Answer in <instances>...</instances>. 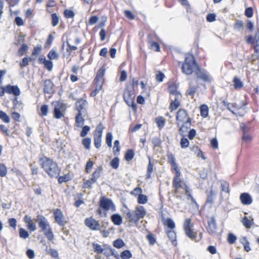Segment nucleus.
<instances>
[{"mask_svg": "<svg viewBox=\"0 0 259 259\" xmlns=\"http://www.w3.org/2000/svg\"><path fill=\"white\" fill-rule=\"evenodd\" d=\"M40 160L41 161V167L50 177L59 176L60 169L55 162L47 157L41 158Z\"/></svg>", "mask_w": 259, "mask_h": 259, "instance_id": "f257e3e1", "label": "nucleus"}, {"mask_svg": "<svg viewBox=\"0 0 259 259\" xmlns=\"http://www.w3.org/2000/svg\"><path fill=\"white\" fill-rule=\"evenodd\" d=\"M134 83L128 84L123 94V99L125 102L129 106H131L133 108H135L136 104L134 103V98L135 97V92L134 90Z\"/></svg>", "mask_w": 259, "mask_h": 259, "instance_id": "f03ea898", "label": "nucleus"}, {"mask_svg": "<svg viewBox=\"0 0 259 259\" xmlns=\"http://www.w3.org/2000/svg\"><path fill=\"white\" fill-rule=\"evenodd\" d=\"M197 67L193 56L190 54L186 55L185 63L182 66L183 72L187 75L191 74L194 69H196Z\"/></svg>", "mask_w": 259, "mask_h": 259, "instance_id": "7ed1b4c3", "label": "nucleus"}, {"mask_svg": "<svg viewBox=\"0 0 259 259\" xmlns=\"http://www.w3.org/2000/svg\"><path fill=\"white\" fill-rule=\"evenodd\" d=\"M176 119L178 121L177 124L178 126H180V123H185L186 125L190 126L191 119L188 117L187 111L184 109H180L178 110L176 116Z\"/></svg>", "mask_w": 259, "mask_h": 259, "instance_id": "20e7f679", "label": "nucleus"}, {"mask_svg": "<svg viewBox=\"0 0 259 259\" xmlns=\"http://www.w3.org/2000/svg\"><path fill=\"white\" fill-rule=\"evenodd\" d=\"M35 221L43 232L51 228L47 219L42 215H38Z\"/></svg>", "mask_w": 259, "mask_h": 259, "instance_id": "39448f33", "label": "nucleus"}, {"mask_svg": "<svg viewBox=\"0 0 259 259\" xmlns=\"http://www.w3.org/2000/svg\"><path fill=\"white\" fill-rule=\"evenodd\" d=\"M99 206L102 209L108 211L111 208L115 209V205L113 201L108 198L101 197L99 201Z\"/></svg>", "mask_w": 259, "mask_h": 259, "instance_id": "423d86ee", "label": "nucleus"}, {"mask_svg": "<svg viewBox=\"0 0 259 259\" xmlns=\"http://www.w3.org/2000/svg\"><path fill=\"white\" fill-rule=\"evenodd\" d=\"M198 79L203 81H209L211 78L208 72L204 69L197 67L194 71Z\"/></svg>", "mask_w": 259, "mask_h": 259, "instance_id": "0eeeda50", "label": "nucleus"}, {"mask_svg": "<svg viewBox=\"0 0 259 259\" xmlns=\"http://www.w3.org/2000/svg\"><path fill=\"white\" fill-rule=\"evenodd\" d=\"M167 161L171 165V170L175 171V175L181 176L180 170L176 163V159L171 153L167 154Z\"/></svg>", "mask_w": 259, "mask_h": 259, "instance_id": "6e6552de", "label": "nucleus"}, {"mask_svg": "<svg viewBox=\"0 0 259 259\" xmlns=\"http://www.w3.org/2000/svg\"><path fill=\"white\" fill-rule=\"evenodd\" d=\"M84 224L92 230H100L101 225L99 221L92 218H87L84 221Z\"/></svg>", "mask_w": 259, "mask_h": 259, "instance_id": "1a4fd4ad", "label": "nucleus"}, {"mask_svg": "<svg viewBox=\"0 0 259 259\" xmlns=\"http://www.w3.org/2000/svg\"><path fill=\"white\" fill-rule=\"evenodd\" d=\"M54 217L55 222L60 226L64 227L66 224L64 214L60 209H57L54 211Z\"/></svg>", "mask_w": 259, "mask_h": 259, "instance_id": "9d476101", "label": "nucleus"}, {"mask_svg": "<svg viewBox=\"0 0 259 259\" xmlns=\"http://www.w3.org/2000/svg\"><path fill=\"white\" fill-rule=\"evenodd\" d=\"M88 107V102L85 100L83 99H79L75 103V108L78 111V113H85L87 112V109Z\"/></svg>", "mask_w": 259, "mask_h": 259, "instance_id": "9b49d317", "label": "nucleus"}, {"mask_svg": "<svg viewBox=\"0 0 259 259\" xmlns=\"http://www.w3.org/2000/svg\"><path fill=\"white\" fill-rule=\"evenodd\" d=\"M208 226L206 229L209 234H213L216 232L217 224L215 216H212L207 220Z\"/></svg>", "mask_w": 259, "mask_h": 259, "instance_id": "f8f14e48", "label": "nucleus"}, {"mask_svg": "<svg viewBox=\"0 0 259 259\" xmlns=\"http://www.w3.org/2000/svg\"><path fill=\"white\" fill-rule=\"evenodd\" d=\"M6 93L13 94L17 97L20 95V90L17 85L8 84L6 85Z\"/></svg>", "mask_w": 259, "mask_h": 259, "instance_id": "ddd939ff", "label": "nucleus"}, {"mask_svg": "<svg viewBox=\"0 0 259 259\" xmlns=\"http://www.w3.org/2000/svg\"><path fill=\"white\" fill-rule=\"evenodd\" d=\"M179 84H176L172 82L168 87V90L170 95H175V97H182L181 93L178 91Z\"/></svg>", "mask_w": 259, "mask_h": 259, "instance_id": "4468645a", "label": "nucleus"}, {"mask_svg": "<svg viewBox=\"0 0 259 259\" xmlns=\"http://www.w3.org/2000/svg\"><path fill=\"white\" fill-rule=\"evenodd\" d=\"M134 212L138 221L143 218L146 214V211L145 208L141 205L137 206Z\"/></svg>", "mask_w": 259, "mask_h": 259, "instance_id": "2eb2a0df", "label": "nucleus"}, {"mask_svg": "<svg viewBox=\"0 0 259 259\" xmlns=\"http://www.w3.org/2000/svg\"><path fill=\"white\" fill-rule=\"evenodd\" d=\"M240 199L241 203L244 205H249L252 202L251 196L247 193H241L240 196Z\"/></svg>", "mask_w": 259, "mask_h": 259, "instance_id": "dca6fc26", "label": "nucleus"}, {"mask_svg": "<svg viewBox=\"0 0 259 259\" xmlns=\"http://www.w3.org/2000/svg\"><path fill=\"white\" fill-rule=\"evenodd\" d=\"M103 82H96L93 83L92 87L95 88L90 94L91 97H95L102 90Z\"/></svg>", "mask_w": 259, "mask_h": 259, "instance_id": "f3484780", "label": "nucleus"}, {"mask_svg": "<svg viewBox=\"0 0 259 259\" xmlns=\"http://www.w3.org/2000/svg\"><path fill=\"white\" fill-rule=\"evenodd\" d=\"M124 213L125 214L126 219L128 222L135 224H137L138 223L139 221H138L134 211H130L128 210L126 212H124Z\"/></svg>", "mask_w": 259, "mask_h": 259, "instance_id": "a211bd4d", "label": "nucleus"}, {"mask_svg": "<svg viewBox=\"0 0 259 259\" xmlns=\"http://www.w3.org/2000/svg\"><path fill=\"white\" fill-rule=\"evenodd\" d=\"M103 170L102 166H98L92 175L91 180L93 182L96 183L97 179L100 177Z\"/></svg>", "mask_w": 259, "mask_h": 259, "instance_id": "6ab92c4d", "label": "nucleus"}, {"mask_svg": "<svg viewBox=\"0 0 259 259\" xmlns=\"http://www.w3.org/2000/svg\"><path fill=\"white\" fill-rule=\"evenodd\" d=\"M111 220L115 225L119 226L122 222V218L120 214L115 213L111 216Z\"/></svg>", "mask_w": 259, "mask_h": 259, "instance_id": "aec40b11", "label": "nucleus"}, {"mask_svg": "<svg viewBox=\"0 0 259 259\" xmlns=\"http://www.w3.org/2000/svg\"><path fill=\"white\" fill-rule=\"evenodd\" d=\"M167 235L172 244L174 246H176L177 244V242L176 239L177 236L176 232L174 231L170 230L167 231Z\"/></svg>", "mask_w": 259, "mask_h": 259, "instance_id": "412c9836", "label": "nucleus"}, {"mask_svg": "<svg viewBox=\"0 0 259 259\" xmlns=\"http://www.w3.org/2000/svg\"><path fill=\"white\" fill-rule=\"evenodd\" d=\"M106 68L103 66L97 72L96 76L94 81H100L104 80L103 77L105 75Z\"/></svg>", "mask_w": 259, "mask_h": 259, "instance_id": "4be33fe9", "label": "nucleus"}, {"mask_svg": "<svg viewBox=\"0 0 259 259\" xmlns=\"http://www.w3.org/2000/svg\"><path fill=\"white\" fill-rule=\"evenodd\" d=\"M206 193L207 194L206 202L212 204L214 202L215 193L212 189H211L209 192L207 191Z\"/></svg>", "mask_w": 259, "mask_h": 259, "instance_id": "5701e85b", "label": "nucleus"}, {"mask_svg": "<svg viewBox=\"0 0 259 259\" xmlns=\"http://www.w3.org/2000/svg\"><path fill=\"white\" fill-rule=\"evenodd\" d=\"M44 92L46 93L52 94L54 92L53 82H45Z\"/></svg>", "mask_w": 259, "mask_h": 259, "instance_id": "b1692460", "label": "nucleus"}, {"mask_svg": "<svg viewBox=\"0 0 259 259\" xmlns=\"http://www.w3.org/2000/svg\"><path fill=\"white\" fill-rule=\"evenodd\" d=\"M198 87L197 85L190 84L188 89L187 90L186 95L187 96H193L195 94Z\"/></svg>", "mask_w": 259, "mask_h": 259, "instance_id": "393cba45", "label": "nucleus"}, {"mask_svg": "<svg viewBox=\"0 0 259 259\" xmlns=\"http://www.w3.org/2000/svg\"><path fill=\"white\" fill-rule=\"evenodd\" d=\"M104 126L102 123H100L96 127L94 137L102 138Z\"/></svg>", "mask_w": 259, "mask_h": 259, "instance_id": "a878e982", "label": "nucleus"}, {"mask_svg": "<svg viewBox=\"0 0 259 259\" xmlns=\"http://www.w3.org/2000/svg\"><path fill=\"white\" fill-rule=\"evenodd\" d=\"M185 232L187 236L190 239L196 241L197 233L194 232L192 228L186 230Z\"/></svg>", "mask_w": 259, "mask_h": 259, "instance_id": "bb28decb", "label": "nucleus"}, {"mask_svg": "<svg viewBox=\"0 0 259 259\" xmlns=\"http://www.w3.org/2000/svg\"><path fill=\"white\" fill-rule=\"evenodd\" d=\"M82 113H77L75 116V123L77 126H82L84 124V119L82 116Z\"/></svg>", "mask_w": 259, "mask_h": 259, "instance_id": "cd10ccee", "label": "nucleus"}, {"mask_svg": "<svg viewBox=\"0 0 259 259\" xmlns=\"http://www.w3.org/2000/svg\"><path fill=\"white\" fill-rule=\"evenodd\" d=\"M180 176L175 175L173 179L172 185L176 189H179L182 187L181 181L180 179Z\"/></svg>", "mask_w": 259, "mask_h": 259, "instance_id": "c85d7f7f", "label": "nucleus"}, {"mask_svg": "<svg viewBox=\"0 0 259 259\" xmlns=\"http://www.w3.org/2000/svg\"><path fill=\"white\" fill-rule=\"evenodd\" d=\"M180 97H175L174 99L171 101L170 104V108L171 110H174L177 109L180 106V103L179 102V100L180 99Z\"/></svg>", "mask_w": 259, "mask_h": 259, "instance_id": "c756f323", "label": "nucleus"}, {"mask_svg": "<svg viewBox=\"0 0 259 259\" xmlns=\"http://www.w3.org/2000/svg\"><path fill=\"white\" fill-rule=\"evenodd\" d=\"M54 116L57 119L61 118L63 116V114L61 111L60 107L58 105L56 106L54 109Z\"/></svg>", "mask_w": 259, "mask_h": 259, "instance_id": "7c9ffc66", "label": "nucleus"}, {"mask_svg": "<svg viewBox=\"0 0 259 259\" xmlns=\"http://www.w3.org/2000/svg\"><path fill=\"white\" fill-rule=\"evenodd\" d=\"M134 155V151L133 149H128L125 154L124 158L127 161H130L133 159Z\"/></svg>", "mask_w": 259, "mask_h": 259, "instance_id": "2f4dec72", "label": "nucleus"}, {"mask_svg": "<svg viewBox=\"0 0 259 259\" xmlns=\"http://www.w3.org/2000/svg\"><path fill=\"white\" fill-rule=\"evenodd\" d=\"M200 114L203 117H206L208 114V108L206 105H202L200 107Z\"/></svg>", "mask_w": 259, "mask_h": 259, "instance_id": "473e14b6", "label": "nucleus"}, {"mask_svg": "<svg viewBox=\"0 0 259 259\" xmlns=\"http://www.w3.org/2000/svg\"><path fill=\"white\" fill-rule=\"evenodd\" d=\"M149 163L147 166V178H150L151 175L153 171V164L151 162L150 157H148Z\"/></svg>", "mask_w": 259, "mask_h": 259, "instance_id": "72a5a7b5", "label": "nucleus"}, {"mask_svg": "<svg viewBox=\"0 0 259 259\" xmlns=\"http://www.w3.org/2000/svg\"><path fill=\"white\" fill-rule=\"evenodd\" d=\"M221 190L226 193L229 192V184L225 181H221Z\"/></svg>", "mask_w": 259, "mask_h": 259, "instance_id": "f704fd0d", "label": "nucleus"}, {"mask_svg": "<svg viewBox=\"0 0 259 259\" xmlns=\"http://www.w3.org/2000/svg\"><path fill=\"white\" fill-rule=\"evenodd\" d=\"M46 252L48 254H50L53 258H57L58 257V252L56 249L53 248H47Z\"/></svg>", "mask_w": 259, "mask_h": 259, "instance_id": "c9c22d12", "label": "nucleus"}, {"mask_svg": "<svg viewBox=\"0 0 259 259\" xmlns=\"http://www.w3.org/2000/svg\"><path fill=\"white\" fill-rule=\"evenodd\" d=\"M132 256V254L129 250H125L120 254V257L122 259H130Z\"/></svg>", "mask_w": 259, "mask_h": 259, "instance_id": "e433bc0d", "label": "nucleus"}, {"mask_svg": "<svg viewBox=\"0 0 259 259\" xmlns=\"http://www.w3.org/2000/svg\"><path fill=\"white\" fill-rule=\"evenodd\" d=\"M113 245L117 248H120L124 246L125 244L121 239L119 238L114 241Z\"/></svg>", "mask_w": 259, "mask_h": 259, "instance_id": "4c0bfd02", "label": "nucleus"}, {"mask_svg": "<svg viewBox=\"0 0 259 259\" xmlns=\"http://www.w3.org/2000/svg\"><path fill=\"white\" fill-rule=\"evenodd\" d=\"M93 247L94 251L98 254L102 253L104 251V248H103L98 243H93Z\"/></svg>", "mask_w": 259, "mask_h": 259, "instance_id": "58836bf2", "label": "nucleus"}, {"mask_svg": "<svg viewBox=\"0 0 259 259\" xmlns=\"http://www.w3.org/2000/svg\"><path fill=\"white\" fill-rule=\"evenodd\" d=\"M119 159L116 157L114 158L110 162V165L114 169H117L119 166Z\"/></svg>", "mask_w": 259, "mask_h": 259, "instance_id": "ea45409f", "label": "nucleus"}, {"mask_svg": "<svg viewBox=\"0 0 259 259\" xmlns=\"http://www.w3.org/2000/svg\"><path fill=\"white\" fill-rule=\"evenodd\" d=\"M157 126L160 128H162L165 124V121L162 117H159L156 119Z\"/></svg>", "mask_w": 259, "mask_h": 259, "instance_id": "a19ab883", "label": "nucleus"}, {"mask_svg": "<svg viewBox=\"0 0 259 259\" xmlns=\"http://www.w3.org/2000/svg\"><path fill=\"white\" fill-rule=\"evenodd\" d=\"M137 201L139 204H145L148 201V198L147 196L141 194L139 195Z\"/></svg>", "mask_w": 259, "mask_h": 259, "instance_id": "79ce46f5", "label": "nucleus"}, {"mask_svg": "<svg viewBox=\"0 0 259 259\" xmlns=\"http://www.w3.org/2000/svg\"><path fill=\"white\" fill-rule=\"evenodd\" d=\"M49 111L48 106L47 105H43L40 107V115L41 116H46L48 115Z\"/></svg>", "mask_w": 259, "mask_h": 259, "instance_id": "37998d69", "label": "nucleus"}, {"mask_svg": "<svg viewBox=\"0 0 259 259\" xmlns=\"http://www.w3.org/2000/svg\"><path fill=\"white\" fill-rule=\"evenodd\" d=\"M44 233L49 241H52L53 240L54 234L52 228H49V230H47V231H45Z\"/></svg>", "mask_w": 259, "mask_h": 259, "instance_id": "c03bdc74", "label": "nucleus"}, {"mask_svg": "<svg viewBox=\"0 0 259 259\" xmlns=\"http://www.w3.org/2000/svg\"><path fill=\"white\" fill-rule=\"evenodd\" d=\"M29 236V234L28 231H26L23 228H20L19 230V236L20 238L23 239H26Z\"/></svg>", "mask_w": 259, "mask_h": 259, "instance_id": "a18cd8bd", "label": "nucleus"}, {"mask_svg": "<svg viewBox=\"0 0 259 259\" xmlns=\"http://www.w3.org/2000/svg\"><path fill=\"white\" fill-rule=\"evenodd\" d=\"M113 136L111 133H108L106 137V143L108 147H111Z\"/></svg>", "mask_w": 259, "mask_h": 259, "instance_id": "49530a36", "label": "nucleus"}, {"mask_svg": "<svg viewBox=\"0 0 259 259\" xmlns=\"http://www.w3.org/2000/svg\"><path fill=\"white\" fill-rule=\"evenodd\" d=\"M165 224L171 230H172L175 228V224L174 222L172 221V220L171 219H166Z\"/></svg>", "mask_w": 259, "mask_h": 259, "instance_id": "de8ad7c7", "label": "nucleus"}, {"mask_svg": "<svg viewBox=\"0 0 259 259\" xmlns=\"http://www.w3.org/2000/svg\"><path fill=\"white\" fill-rule=\"evenodd\" d=\"M243 26V23L242 21L237 20L234 25V29L240 31L242 29Z\"/></svg>", "mask_w": 259, "mask_h": 259, "instance_id": "09e8293b", "label": "nucleus"}, {"mask_svg": "<svg viewBox=\"0 0 259 259\" xmlns=\"http://www.w3.org/2000/svg\"><path fill=\"white\" fill-rule=\"evenodd\" d=\"M91 139L90 138H86L82 140V144L83 146L88 150L90 149Z\"/></svg>", "mask_w": 259, "mask_h": 259, "instance_id": "8fccbe9b", "label": "nucleus"}, {"mask_svg": "<svg viewBox=\"0 0 259 259\" xmlns=\"http://www.w3.org/2000/svg\"><path fill=\"white\" fill-rule=\"evenodd\" d=\"M48 57L50 60L57 59L58 58L59 55L55 51L51 50L48 54Z\"/></svg>", "mask_w": 259, "mask_h": 259, "instance_id": "3c124183", "label": "nucleus"}, {"mask_svg": "<svg viewBox=\"0 0 259 259\" xmlns=\"http://www.w3.org/2000/svg\"><path fill=\"white\" fill-rule=\"evenodd\" d=\"M237 239L236 236L232 233L228 234L227 240L230 244H234Z\"/></svg>", "mask_w": 259, "mask_h": 259, "instance_id": "603ef678", "label": "nucleus"}, {"mask_svg": "<svg viewBox=\"0 0 259 259\" xmlns=\"http://www.w3.org/2000/svg\"><path fill=\"white\" fill-rule=\"evenodd\" d=\"M45 67L49 70L51 71L53 68V63L50 60H47L46 59H44V63Z\"/></svg>", "mask_w": 259, "mask_h": 259, "instance_id": "864d4df0", "label": "nucleus"}, {"mask_svg": "<svg viewBox=\"0 0 259 259\" xmlns=\"http://www.w3.org/2000/svg\"><path fill=\"white\" fill-rule=\"evenodd\" d=\"M113 153L114 155H117V153L120 151L119 141L115 140L114 143Z\"/></svg>", "mask_w": 259, "mask_h": 259, "instance_id": "5fc2aeb1", "label": "nucleus"}, {"mask_svg": "<svg viewBox=\"0 0 259 259\" xmlns=\"http://www.w3.org/2000/svg\"><path fill=\"white\" fill-rule=\"evenodd\" d=\"M0 118H1L6 123L10 122V119L9 117L5 112L2 111H0Z\"/></svg>", "mask_w": 259, "mask_h": 259, "instance_id": "6e6d98bb", "label": "nucleus"}, {"mask_svg": "<svg viewBox=\"0 0 259 259\" xmlns=\"http://www.w3.org/2000/svg\"><path fill=\"white\" fill-rule=\"evenodd\" d=\"M152 143L154 147H160L161 144V141L159 137H154L152 139Z\"/></svg>", "mask_w": 259, "mask_h": 259, "instance_id": "4d7b16f0", "label": "nucleus"}, {"mask_svg": "<svg viewBox=\"0 0 259 259\" xmlns=\"http://www.w3.org/2000/svg\"><path fill=\"white\" fill-rule=\"evenodd\" d=\"M180 145L182 148H187L189 145V141L187 138L183 137L181 140Z\"/></svg>", "mask_w": 259, "mask_h": 259, "instance_id": "13d9d810", "label": "nucleus"}, {"mask_svg": "<svg viewBox=\"0 0 259 259\" xmlns=\"http://www.w3.org/2000/svg\"><path fill=\"white\" fill-rule=\"evenodd\" d=\"M64 14L66 18H72L75 15L73 11L68 9H66L64 11Z\"/></svg>", "mask_w": 259, "mask_h": 259, "instance_id": "bf43d9fd", "label": "nucleus"}, {"mask_svg": "<svg viewBox=\"0 0 259 259\" xmlns=\"http://www.w3.org/2000/svg\"><path fill=\"white\" fill-rule=\"evenodd\" d=\"M193 227V225L191 222L190 219H186L184 223V230L191 229Z\"/></svg>", "mask_w": 259, "mask_h": 259, "instance_id": "052dcab7", "label": "nucleus"}, {"mask_svg": "<svg viewBox=\"0 0 259 259\" xmlns=\"http://www.w3.org/2000/svg\"><path fill=\"white\" fill-rule=\"evenodd\" d=\"M243 225L246 228H250L251 226V222L247 217H244L242 221Z\"/></svg>", "mask_w": 259, "mask_h": 259, "instance_id": "680f3d73", "label": "nucleus"}, {"mask_svg": "<svg viewBox=\"0 0 259 259\" xmlns=\"http://www.w3.org/2000/svg\"><path fill=\"white\" fill-rule=\"evenodd\" d=\"M70 179L68 175H64V176H60L58 178V183L59 184H62L64 182H68Z\"/></svg>", "mask_w": 259, "mask_h": 259, "instance_id": "e2e57ef3", "label": "nucleus"}, {"mask_svg": "<svg viewBox=\"0 0 259 259\" xmlns=\"http://www.w3.org/2000/svg\"><path fill=\"white\" fill-rule=\"evenodd\" d=\"M90 130V127L88 125H85L82 127V131L80 133V136L81 137H84L87 136L88 132Z\"/></svg>", "mask_w": 259, "mask_h": 259, "instance_id": "0e129e2a", "label": "nucleus"}, {"mask_svg": "<svg viewBox=\"0 0 259 259\" xmlns=\"http://www.w3.org/2000/svg\"><path fill=\"white\" fill-rule=\"evenodd\" d=\"M7 173V169L4 164H0V176L2 177L6 176Z\"/></svg>", "mask_w": 259, "mask_h": 259, "instance_id": "69168bd1", "label": "nucleus"}, {"mask_svg": "<svg viewBox=\"0 0 259 259\" xmlns=\"http://www.w3.org/2000/svg\"><path fill=\"white\" fill-rule=\"evenodd\" d=\"M94 145L97 149H99L101 146L102 138L94 137Z\"/></svg>", "mask_w": 259, "mask_h": 259, "instance_id": "338daca9", "label": "nucleus"}, {"mask_svg": "<svg viewBox=\"0 0 259 259\" xmlns=\"http://www.w3.org/2000/svg\"><path fill=\"white\" fill-rule=\"evenodd\" d=\"M147 239H148L149 244L151 245H154L156 242V239L152 234H149L147 235Z\"/></svg>", "mask_w": 259, "mask_h": 259, "instance_id": "774afa93", "label": "nucleus"}]
</instances>
